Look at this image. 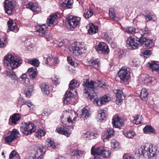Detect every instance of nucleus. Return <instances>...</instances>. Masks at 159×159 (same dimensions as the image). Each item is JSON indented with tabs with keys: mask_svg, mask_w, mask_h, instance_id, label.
<instances>
[{
	"mask_svg": "<svg viewBox=\"0 0 159 159\" xmlns=\"http://www.w3.org/2000/svg\"><path fill=\"white\" fill-rule=\"evenodd\" d=\"M91 64L90 65L91 66L97 69L99 67V61L98 59L95 60H93L91 61Z\"/></svg>",
	"mask_w": 159,
	"mask_h": 159,
	"instance_id": "603ef678",
	"label": "nucleus"
},
{
	"mask_svg": "<svg viewBox=\"0 0 159 159\" xmlns=\"http://www.w3.org/2000/svg\"><path fill=\"white\" fill-rule=\"evenodd\" d=\"M15 6V3L12 0H6L4 2L5 11L9 15H11L13 11Z\"/></svg>",
	"mask_w": 159,
	"mask_h": 159,
	"instance_id": "9d476101",
	"label": "nucleus"
},
{
	"mask_svg": "<svg viewBox=\"0 0 159 159\" xmlns=\"http://www.w3.org/2000/svg\"><path fill=\"white\" fill-rule=\"evenodd\" d=\"M22 60L14 54H8L4 57V65L7 69L12 70L20 66Z\"/></svg>",
	"mask_w": 159,
	"mask_h": 159,
	"instance_id": "f03ea898",
	"label": "nucleus"
},
{
	"mask_svg": "<svg viewBox=\"0 0 159 159\" xmlns=\"http://www.w3.org/2000/svg\"><path fill=\"white\" fill-rule=\"evenodd\" d=\"M123 30L124 32H127L128 33L133 34L136 33L135 29L132 27L125 28Z\"/></svg>",
	"mask_w": 159,
	"mask_h": 159,
	"instance_id": "49530a36",
	"label": "nucleus"
},
{
	"mask_svg": "<svg viewBox=\"0 0 159 159\" xmlns=\"http://www.w3.org/2000/svg\"><path fill=\"white\" fill-rule=\"evenodd\" d=\"M143 131L145 134H148L155 132L154 129L151 125H147L143 129Z\"/></svg>",
	"mask_w": 159,
	"mask_h": 159,
	"instance_id": "c9c22d12",
	"label": "nucleus"
},
{
	"mask_svg": "<svg viewBox=\"0 0 159 159\" xmlns=\"http://www.w3.org/2000/svg\"><path fill=\"white\" fill-rule=\"evenodd\" d=\"M47 61L46 64L47 66H54L55 65L59 62V61L57 57H55L54 58V56L51 54H49L46 58Z\"/></svg>",
	"mask_w": 159,
	"mask_h": 159,
	"instance_id": "4468645a",
	"label": "nucleus"
},
{
	"mask_svg": "<svg viewBox=\"0 0 159 159\" xmlns=\"http://www.w3.org/2000/svg\"><path fill=\"white\" fill-rule=\"evenodd\" d=\"M140 38H139L135 36H132L129 37L126 41L127 45L129 49H136L139 45H141Z\"/></svg>",
	"mask_w": 159,
	"mask_h": 159,
	"instance_id": "20e7f679",
	"label": "nucleus"
},
{
	"mask_svg": "<svg viewBox=\"0 0 159 159\" xmlns=\"http://www.w3.org/2000/svg\"><path fill=\"white\" fill-rule=\"evenodd\" d=\"M125 53L123 50H120L117 52V56L119 58H122L125 56Z\"/></svg>",
	"mask_w": 159,
	"mask_h": 159,
	"instance_id": "bf43d9fd",
	"label": "nucleus"
},
{
	"mask_svg": "<svg viewBox=\"0 0 159 159\" xmlns=\"http://www.w3.org/2000/svg\"><path fill=\"white\" fill-rule=\"evenodd\" d=\"M56 130L59 134L65 135L67 136H69L71 134V131L66 127L61 125L57 127Z\"/></svg>",
	"mask_w": 159,
	"mask_h": 159,
	"instance_id": "6ab92c4d",
	"label": "nucleus"
},
{
	"mask_svg": "<svg viewBox=\"0 0 159 159\" xmlns=\"http://www.w3.org/2000/svg\"><path fill=\"white\" fill-rule=\"evenodd\" d=\"M26 7L30 8L34 13H37L41 10L40 7L36 3L30 2L26 5Z\"/></svg>",
	"mask_w": 159,
	"mask_h": 159,
	"instance_id": "4be33fe9",
	"label": "nucleus"
},
{
	"mask_svg": "<svg viewBox=\"0 0 159 159\" xmlns=\"http://www.w3.org/2000/svg\"><path fill=\"white\" fill-rule=\"evenodd\" d=\"M148 95L147 90L145 88H143L140 93V97L141 98L144 100H145L147 98V96Z\"/></svg>",
	"mask_w": 159,
	"mask_h": 159,
	"instance_id": "4c0bfd02",
	"label": "nucleus"
},
{
	"mask_svg": "<svg viewBox=\"0 0 159 159\" xmlns=\"http://www.w3.org/2000/svg\"><path fill=\"white\" fill-rule=\"evenodd\" d=\"M130 63L131 66H136L139 64L140 61L138 59L136 58L130 61Z\"/></svg>",
	"mask_w": 159,
	"mask_h": 159,
	"instance_id": "5fc2aeb1",
	"label": "nucleus"
},
{
	"mask_svg": "<svg viewBox=\"0 0 159 159\" xmlns=\"http://www.w3.org/2000/svg\"><path fill=\"white\" fill-rule=\"evenodd\" d=\"M66 116V119L67 122L70 125L75 123L77 117L75 112L73 111H69L66 112L64 114Z\"/></svg>",
	"mask_w": 159,
	"mask_h": 159,
	"instance_id": "f8f14e48",
	"label": "nucleus"
},
{
	"mask_svg": "<svg viewBox=\"0 0 159 159\" xmlns=\"http://www.w3.org/2000/svg\"><path fill=\"white\" fill-rule=\"evenodd\" d=\"M114 133V131L111 128H109L107 130V132L106 133L108 135H109L111 137L113 136Z\"/></svg>",
	"mask_w": 159,
	"mask_h": 159,
	"instance_id": "e2e57ef3",
	"label": "nucleus"
},
{
	"mask_svg": "<svg viewBox=\"0 0 159 159\" xmlns=\"http://www.w3.org/2000/svg\"><path fill=\"white\" fill-rule=\"evenodd\" d=\"M140 32L141 33H142L143 35L149 34H150V32L148 28L145 27L144 28L141 29Z\"/></svg>",
	"mask_w": 159,
	"mask_h": 159,
	"instance_id": "13d9d810",
	"label": "nucleus"
},
{
	"mask_svg": "<svg viewBox=\"0 0 159 159\" xmlns=\"http://www.w3.org/2000/svg\"><path fill=\"white\" fill-rule=\"evenodd\" d=\"M111 100V98L108 96L104 95L100 98V99L95 98L94 100V103L96 105L101 106L105 104L106 102H109Z\"/></svg>",
	"mask_w": 159,
	"mask_h": 159,
	"instance_id": "dca6fc26",
	"label": "nucleus"
},
{
	"mask_svg": "<svg viewBox=\"0 0 159 159\" xmlns=\"http://www.w3.org/2000/svg\"><path fill=\"white\" fill-rule=\"evenodd\" d=\"M29 62L36 67H38L39 64V60L37 59L30 60L29 61Z\"/></svg>",
	"mask_w": 159,
	"mask_h": 159,
	"instance_id": "6e6d98bb",
	"label": "nucleus"
},
{
	"mask_svg": "<svg viewBox=\"0 0 159 159\" xmlns=\"http://www.w3.org/2000/svg\"><path fill=\"white\" fill-rule=\"evenodd\" d=\"M123 134L125 137L129 139L133 138L136 135L135 133L133 131L124 133Z\"/></svg>",
	"mask_w": 159,
	"mask_h": 159,
	"instance_id": "3c124183",
	"label": "nucleus"
},
{
	"mask_svg": "<svg viewBox=\"0 0 159 159\" xmlns=\"http://www.w3.org/2000/svg\"><path fill=\"white\" fill-rule=\"evenodd\" d=\"M45 150V148L39 147L36 151H34L29 156L30 159H42L43 157Z\"/></svg>",
	"mask_w": 159,
	"mask_h": 159,
	"instance_id": "1a4fd4ad",
	"label": "nucleus"
},
{
	"mask_svg": "<svg viewBox=\"0 0 159 159\" xmlns=\"http://www.w3.org/2000/svg\"><path fill=\"white\" fill-rule=\"evenodd\" d=\"M5 74L7 76L10 77L12 80H15L16 79L15 73L13 71H7Z\"/></svg>",
	"mask_w": 159,
	"mask_h": 159,
	"instance_id": "8fccbe9b",
	"label": "nucleus"
},
{
	"mask_svg": "<svg viewBox=\"0 0 159 159\" xmlns=\"http://www.w3.org/2000/svg\"><path fill=\"white\" fill-rule=\"evenodd\" d=\"M145 18L147 21L150 20L155 21L157 19V17L153 13L149 12L145 16Z\"/></svg>",
	"mask_w": 159,
	"mask_h": 159,
	"instance_id": "2f4dec72",
	"label": "nucleus"
},
{
	"mask_svg": "<svg viewBox=\"0 0 159 159\" xmlns=\"http://www.w3.org/2000/svg\"><path fill=\"white\" fill-rule=\"evenodd\" d=\"M147 66L149 67L153 71L159 72V62L151 61L147 63Z\"/></svg>",
	"mask_w": 159,
	"mask_h": 159,
	"instance_id": "412c9836",
	"label": "nucleus"
},
{
	"mask_svg": "<svg viewBox=\"0 0 159 159\" xmlns=\"http://www.w3.org/2000/svg\"><path fill=\"white\" fill-rule=\"evenodd\" d=\"M28 72L30 78L32 79H34L37 76L35 70L32 68L28 69Z\"/></svg>",
	"mask_w": 159,
	"mask_h": 159,
	"instance_id": "c03bdc74",
	"label": "nucleus"
},
{
	"mask_svg": "<svg viewBox=\"0 0 159 159\" xmlns=\"http://www.w3.org/2000/svg\"><path fill=\"white\" fill-rule=\"evenodd\" d=\"M142 81L145 84L150 83L151 81V78L148 75H143L141 77Z\"/></svg>",
	"mask_w": 159,
	"mask_h": 159,
	"instance_id": "37998d69",
	"label": "nucleus"
},
{
	"mask_svg": "<svg viewBox=\"0 0 159 159\" xmlns=\"http://www.w3.org/2000/svg\"><path fill=\"white\" fill-rule=\"evenodd\" d=\"M85 87L83 90V93L84 96L88 98L90 100L94 98L97 96L96 86L97 83L93 81L87 80L83 84ZM97 86L100 88H104L106 85L104 82L98 81Z\"/></svg>",
	"mask_w": 159,
	"mask_h": 159,
	"instance_id": "f257e3e1",
	"label": "nucleus"
},
{
	"mask_svg": "<svg viewBox=\"0 0 159 159\" xmlns=\"http://www.w3.org/2000/svg\"><path fill=\"white\" fill-rule=\"evenodd\" d=\"M143 118L142 116L137 115L134 117L133 122L134 124L138 125L142 122Z\"/></svg>",
	"mask_w": 159,
	"mask_h": 159,
	"instance_id": "72a5a7b5",
	"label": "nucleus"
},
{
	"mask_svg": "<svg viewBox=\"0 0 159 159\" xmlns=\"http://www.w3.org/2000/svg\"><path fill=\"white\" fill-rule=\"evenodd\" d=\"M43 113L46 115H48L51 114V111L49 109H46L44 110Z\"/></svg>",
	"mask_w": 159,
	"mask_h": 159,
	"instance_id": "774afa93",
	"label": "nucleus"
},
{
	"mask_svg": "<svg viewBox=\"0 0 159 159\" xmlns=\"http://www.w3.org/2000/svg\"><path fill=\"white\" fill-rule=\"evenodd\" d=\"M95 49L99 53H102L105 54L109 52V49L107 45L105 43L101 42L96 46Z\"/></svg>",
	"mask_w": 159,
	"mask_h": 159,
	"instance_id": "ddd939ff",
	"label": "nucleus"
},
{
	"mask_svg": "<svg viewBox=\"0 0 159 159\" xmlns=\"http://www.w3.org/2000/svg\"><path fill=\"white\" fill-rule=\"evenodd\" d=\"M111 146L112 150L118 149L119 146V143L115 139H112L111 142Z\"/></svg>",
	"mask_w": 159,
	"mask_h": 159,
	"instance_id": "09e8293b",
	"label": "nucleus"
},
{
	"mask_svg": "<svg viewBox=\"0 0 159 159\" xmlns=\"http://www.w3.org/2000/svg\"><path fill=\"white\" fill-rule=\"evenodd\" d=\"M20 118L19 114L14 113L11 116L9 120V124L11 125H15Z\"/></svg>",
	"mask_w": 159,
	"mask_h": 159,
	"instance_id": "aec40b11",
	"label": "nucleus"
},
{
	"mask_svg": "<svg viewBox=\"0 0 159 159\" xmlns=\"http://www.w3.org/2000/svg\"><path fill=\"white\" fill-rule=\"evenodd\" d=\"M19 132L16 129H13L9 133L8 135L5 138V142L8 143H11L18 137Z\"/></svg>",
	"mask_w": 159,
	"mask_h": 159,
	"instance_id": "9b49d317",
	"label": "nucleus"
},
{
	"mask_svg": "<svg viewBox=\"0 0 159 159\" xmlns=\"http://www.w3.org/2000/svg\"><path fill=\"white\" fill-rule=\"evenodd\" d=\"M70 89L69 92H67L64 95V102L65 103H67L68 102L70 99L72 98L74 96V94Z\"/></svg>",
	"mask_w": 159,
	"mask_h": 159,
	"instance_id": "a878e982",
	"label": "nucleus"
},
{
	"mask_svg": "<svg viewBox=\"0 0 159 159\" xmlns=\"http://www.w3.org/2000/svg\"><path fill=\"white\" fill-rule=\"evenodd\" d=\"M85 49V47L81 44H74L70 48V51L74 56L77 57L82 54Z\"/></svg>",
	"mask_w": 159,
	"mask_h": 159,
	"instance_id": "0eeeda50",
	"label": "nucleus"
},
{
	"mask_svg": "<svg viewBox=\"0 0 159 159\" xmlns=\"http://www.w3.org/2000/svg\"><path fill=\"white\" fill-rule=\"evenodd\" d=\"M86 6H83V10H85L84 15L85 18H89L93 15V10L91 8H90L89 10L86 9Z\"/></svg>",
	"mask_w": 159,
	"mask_h": 159,
	"instance_id": "393cba45",
	"label": "nucleus"
},
{
	"mask_svg": "<svg viewBox=\"0 0 159 159\" xmlns=\"http://www.w3.org/2000/svg\"><path fill=\"white\" fill-rule=\"evenodd\" d=\"M40 88L42 92L44 94H47L49 93V88L47 85L42 84L41 85Z\"/></svg>",
	"mask_w": 159,
	"mask_h": 159,
	"instance_id": "a19ab883",
	"label": "nucleus"
},
{
	"mask_svg": "<svg viewBox=\"0 0 159 159\" xmlns=\"http://www.w3.org/2000/svg\"><path fill=\"white\" fill-rule=\"evenodd\" d=\"M26 103V101H25L22 98L19 97L18 98V104L23 105L25 104Z\"/></svg>",
	"mask_w": 159,
	"mask_h": 159,
	"instance_id": "052dcab7",
	"label": "nucleus"
},
{
	"mask_svg": "<svg viewBox=\"0 0 159 159\" xmlns=\"http://www.w3.org/2000/svg\"><path fill=\"white\" fill-rule=\"evenodd\" d=\"M112 125L113 127L116 128H120L123 125V123L118 116L114 117L112 119Z\"/></svg>",
	"mask_w": 159,
	"mask_h": 159,
	"instance_id": "b1692460",
	"label": "nucleus"
},
{
	"mask_svg": "<svg viewBox=\"0 0 159 159\" xmlns=\"http://www.w3.org/2000/svg\"><path fill=\"white\" fill-rule=\"evenodd\" d=\"M35 34L40 36L45 37L47 33L46 32L47 29L46 26L44 25H37L35 27Z\"/></svg>",
	"mask_w": 159,
	"mask_h": 159,
	"instance_id": "f3484780",
	"label": "nucleus"
},
{
	"mask_svg": "<svg viewBox=\"0 0 159 159\" xmlns=\"http://www.w3.org/2000/svg\"><path fill=\"white\" fill-rule=\"evenodd\" d=\"M98 27L93 24L89 25L88 33L90 34H93L97 33L98 31Z\"/></svg>",
	"mask_w": 159,
	"mask_h": 159,
	"instance_id": "7c9ffc66",
	"label": "nucleus"
},
{
	"mask_svg": "<svg viewBox=\"0 0 159 159\" xmlns=\"http://www.w3.org/2000/svg\"><path fill=\"white\" fill-rule=\"evenodd\" d=\"M91 153L92 155L101 156L104 158H108L111 154L109 150L104 149L102 146L95 147L93 146L91 149Z\"/></svg>",
	"mask_w": 159,
	"mask_h": 159,
	"instance_id": "7ed1b4c3",
	"label": "nucleus"
},
{
	"mask_svg": "<svg viewBox=\"0 0 159 159\" xmlns=\"http://www.w3.org/2000/svg\"><path fill=\"white\" fill-rule=\"evenodd\" d=\"M20 78L21 79V82L22 83L27 84L29 83V79L27 77V75L25 74L21 75Z\"/></svg>",
	"mask_w": 159,
	"mask_h": 159,
	"instance_id": "58836bf2",
	"label": "nucleus"
},
{
	"mask_svg": "<svg viewBox=\"0 0 159 159\" xmlns=\"http://www.w3.org/2000/svg\"><path fill=\"white\" fill-rule=\"evenodd\" d=\"M79 85V83L78 82V81L74 79L70 81L69 87L70 90H73L74 88L78 87Z\"/></svg>",
	"mask_w": 159,
	"mask_h": 159,
	"instance_id": "473e14b6",
	"label": "nucleus"
},
{
	"mask_svg": "<svg viewBox=\"0 0 159 159\" xmlns=\"http://www.w3.org/2000/svg\"><path fill=\"white\" fill-rule=\"evenodd\" d=\"M45 146L47 148H54L56 147L55 143L52 140L48 139L45 143Z\"/></svg>",
	"mask_w": 159,
	"mask_h": 159,
	"instance_id": "e433bc0d",
	"label": "nucleus"
},
{
	"mask_svg": "<svg viewBox=\"0 0 159 159\" xmlns=\"http://www.w3.org/2000/svg\"><path fill=\"white\" fill-rule=\"evenodd\" d=\"M26 102H27L25 105H27L28 107L30 109H33L34 107V105L30 101H26Z\"/></svg>",
	"mask_w": 159,
	"mask_h": 159,
	"instance_id": "69168bd1",
	"label": "nucleus"
},
{
	"mask_svg": "<svg viewBox=\"0 0 159 159\" xmlns=\"http://www.w3.org/2000/svg\"><path fill=\"white\" fill-rule=\"evenodd\" d=\"M7 32L11 31L15 32H17L19 30L16 24L13 23L12 20H10L7 22Z\"/></svg>",
	"mask_w": 159,
	"mask_h": 159,
	"instance_id": "5701e85b",
	"label": "nucleus"
},
{
	"mask_svg": "<svg viewBox=\"0 0 159 159\" xmlns=\"http://www.w3.org/2000/svg\"><path fill=\"white\" fill-rule=\"evenodd\" d=\"M89 108L88 107H84L82 110L81 117L82 118H87L90 116V111H89Z\"/></svg>",
	"mask_w": 159,
	"mask_h": 159,
	"instance_id": "cd10ccee",
	"label": "nucleus"
},
{
	"mask_svg": "<svg viewBox=\"0 0 159 159\" xmlns=\"http://www.w3.org/2000/svg\"><path fill=\"white\" fill-rule=\"evenodd\" d=\"M104 110L100 111L99 112L98 116V120L101 122L105 119L106 117V114L105 113Z\"/></svg>",
	"mask_w": 159,
	"mask_h": 159,
	"instance_id": "79ce46f5",
	"label": "nucleus"
},
{
	"mask_svg": "<svg viewBox=\"0 0 159 159\" xmlns=\"http://www.w3.org/2000/svg\"><path fill=\"white\" fill-rule=\"evenodd\" d=\"M84 153L83 151L79 150H75L71 152V155L72 157H78L83 155Z\"/></svg>",
	"mask_w": 159,
	"mask_h": 159,
	"instance_id": "f704fd0d",
	"label": "nucleus"
},
{
	"mask_svg": "<svg viewBox=\"0 0 159 159\" xmlns=\"http://www.w3.org/2000/svg\"><path fill=\"white\" fill-rule=\"evenodd\" d=\"M150 145H143L139 149V152L141 155H143L144 156L148 154V151L149 149Z\"/></svg>",
	"mask_w": 159,
	"mask_h": 159,
	"instance_id": "c756f323",
	"label": "nucleus"
},
{
	"mask_svg": "<svg viewBox=\"0 0 159 159\" xmlns=\"http://www.w3.org/2000/svg\"><path fill=\"white\" fill-rule=\"evenodd\" d=\"M57 16L56 14H53L49 16L48 18L47 24L49 26L54 25L55 20L57 18Z\"/></svg>",
	"mask_w": 159,
	"mask_h": 159,
	"instance_id": "bb28decb",
	"label": "nucleus"
},
{
	"mask_svg": "<svg viewBox=\"0 0 159 159\" xmlns=\"http://www.w3.org/2000/svg\"><path fill=\"white\" fill-rule=\"evenodd\" d=\"M140 39L141 45H144L143 46L146 48H150L154 45V43L152 40L149 39L144 36H141L140 37Z\"/></svg>",
	"mask_w": 159,
	"mask_h": 159,
	"instance_id": "2eb2a0df",
	"label": "nucleus"
},
{
	"mask_svg": "<svg viewBox=\"0 0 159 159\" xmlns=\"http://www.w3.org/2000/svg\"><path fill=\"white\" fill-rule=\"evenodd\" d=\"M52 80L53 81H54V83L56 85L59 84V79L57 76H54L52 78Z\"/></svg>",
	"mask_w": 159,
	"mask_h": 159,
	"instance_id": "0e129e2a",
	"label": "nucleus"
},
{
	"mask_svg": "<svg viewBox=\"0 0 159 159\" xmlns=\"http://www.w3.org/2000/svg\"><path fill=\"white\" fill-rule=\"evenodd\" d=\"M67 60L68 62L72 66H73L74 67H75L78 65L77 63H75L73 61L72 58L71 57H68L67 58Z\"/></svg>",
	"mask_w": 159,
	"mask_h": 159,
	"instance_id": "4d7b16f0",
	"label": "nucleus"
},
{
	"mask_svg": "<svg viewBox=\"0 0 159 159\" xmlns=\"http://www.w3.org/2000/svg\"><path fill=\"white\" fill-rule=\"evenodd\" d=\"M97 135V134H96L92 132L90 133L89 132H87L86 133L84 134V136L86 139L88 138H89L90 139H94Z\"/></svg>",
	"mask_w": 159,
	"mask_h": 159,
	"instance_id": "ea45409f",
	"label": "nucleus"
},
{
	"mask_svg": "<svg viewBox=\"0 0 159 159\" xmlns=\"http://www.w3.org/2000/svg\"><path fill=\"white\" fill-rule=\"evenodd\" d=\"M67 28L73 30L80 24L81 19L80 17L70 16L67 18Z\"/></svg>",
	"mask_w": 159,
	"mask_h": 159,
	"instance_id": "39448f33",
	"label": "nucleus"
},
{
	"mask_svg": "<svg viewBox=\"0 0 159 159\" xmlns=\"http://www.w3.org/2000/svg\"><path fill=\"white\" fill-rule=\"evenodd\" d=\"M33 89V86H30L25 89L24 93L27 97L30 98V96L31 95Z\"/></svg>",
	"mask_w": 159,
	"mask_h": 159,
	"instance_id": "a18cd8bd",
	"label": "nucleus"
},
{
	"mask_svg": "<svg viewBox=\"0 0 159 159\" xmlns=\"http://www.w3.org/2000/svg\"><path fill=\"white\" fill-rule=\"evenodd\" d=\"M119 76L124 82H126L130 78V72L127 68L123 67L118 72Z\"/></svg>",
	"mask_w": 159,
	"mask_h": 159,
	"instance_id": "6e6552de",
	"label": "nucleus"
},
{
	"mask_svg": "<svg viewBox=\"0 0 159 159\" xmlns=\"http://www.w3.org/2000/svg\"><path fill=\"white\" fill-rule=\"evenodd\" d=\"M148 154L146 155L148 158H150L153 157L156 154V149L155 147L150 146L149 148V149L148 151Z\"/></svg>",
	"mask_w": 159,
	"mask_h": 159,
	"instance_id": "c85d7f7f",
	"label": "nucleus"
},
{
	"mask_svg": "<svg viewBox=\"0 0 159 159\" xmlns=\"http://www.w3.org/2000/svg\"><path fill=\"white\" fill-rule=\"evenodd\" d=\"M109 14L110 17L111 19L115 21H118V18L115 16L116 13L113 9L111 8L109 9Z\"/></svg>",
	"mask_w": 159,
	"mask_h": 159,
	"instance_id": "de8ad7c7",
	"label": "nucleus"
},
{
	"mask_svg": "<svg viewBox=\"0 0 159 159\" xmlns=\"http://www.w3.org/2000/svg\"><path fill=\"white\" fill-rule=\"evenodd\" d=\"M114 93L116 95V104L118 105L125 98V96L124 94L123 91L119 89L115 90H114Z\"/></svg>",
	"mask_w": 159,
	"mask_h": 159,
	"instance_id": "a211bd4d",
	"label": "nucleus"
},
{
	"mask_svg": "<svg viewBox=\"0 0 159 159\" xmlns=\"http://www.w3.org/2000/svg\"><path fill=\"white\" fill-rule=\"evenodd\" d=\"M36 130L35 125L31 122H25L21 128V131L25 134L28 135L34 132Z\"/></svg>",
	"mask_w": 159,
	"mask_h": 159,
	"instance_id": "423d86ee",
	"label": "nucleus"
},
{
	"mask_svg": "<svg viewBox=\"0 0 159 159\" xmlns=\"http://www.w3.org/2000/svg\"><path fill=\"white\" fill-rule=\"evenodd\" d=\"M17 156H18V154L17 152L16 151L13 150L10 154L9 158L10 159H12L14 157Z\"/></svg>",
	"mask_w": 159,
	"mask_h": 159,
	"instance_id": "680f3d73",
	"label": "nucleus"
},
{
	"mask_svg": "<svg viewBox=\"0 0 159 159\" xmlns=\"http://www.w3.org/2000/svg\"><path fill=\"white\" fill-rule=\"evenodd\" d=\"M72 4V2L70 0H68L66 2H65L61 3V6L64 7H67L70 8H71Z\"/></svg>",
	"mask_w": 159,
	"mask_h": 159,
	"instance_id": "864d4df0",
	"label": "nucleus"
},
{
	"mask_svg": "<svg viewBox=\"0 0 159 159\" xmlns=\"http://www.w3.org/2000/svg\"><path fill=\"white\" fill-rule=\"evenodd\" d=\"M111 138L109 135L107 134H106V135L102 137V140L104 142L107 141L109 139V138Z\"/></svg>",
	"mask_w": 159,
	"mask_h": 159,
	"instance_id": "338daca9",
	"label": "nucleus"
}]
</instances>
